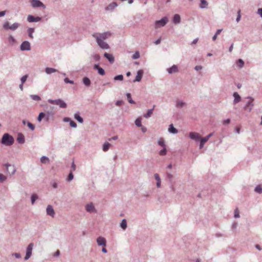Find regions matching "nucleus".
<instances>
[{
  "label": "nucleus",
  "mask_w": 262,
  "mask_h": 262,
  "mask_svg": "<svg viewBox=\"0 0 262 262\" xmlns=\"http://www.w3.org/2000/svg\"><path fill=\"white\" fill-rule=\"evenodd\" d=\"M112 34L109 32H104L103 33H94L93 36L96 39L97 42L100 48L102 49H107L109 48V46L107 43L103 41V40L108 38L111 36Z\"/></svg>",
  "instance_id": "f257e3e1"
},
{
  "label": "nucleus",
  "mask_w": 262,
  "mask_h": 262,
  "mask_svg": "<svg viewBox=\"0 0 262 262\" xmlns=\"http://www.w3.org/2000/svg\"><path fill=\"white\" fill-rule=\"evenodd\" d=\"M14 139L12 136L8 134H5L2 138V142L6 145H11L13 144Z\"/></svg>",
  "instance_id": "f03ea898"
},
{
  "label": "nucleus",
  "mask_w": 262,
  "mask_h": 262,
  "mask_svg": "<svg viewBox=\"0 0 262 262\" xmlns=\"http://www.w3.org/2000/svg\"><path fill=\"white\" fill-rule=\"evenodd\" d=\"M48 101L51 104L58 105L61 108L67 107V104L63 100L59 99L57 100L49 99Z\"/></svg>",
  "instance_id": "7ed1b4c3"
},
{
  "label": "nucleus",
  "mask_w": 262,
  "mask_h": 262,
  "mask_svg": "<svg viewBox=\"0 0 262 262\" xmlns=\"http://www.w3.org/2000/svg\"><path fill=\"white\" fill-rule=\"evenodd\" d=\"M168 21V19L167 17H163L161 20H157L155 21V28L158 29L162 27H164Z\"/></svg>",
  "instance_id": "20e7f679"
},
{
  "label": "nucleus",
  "mask_w": 262,
  "mask_h": 262,
  "mask_svg": "<svg viewBox=\"0 0 262 262\" xmlns=\"http://www.w3.org/2000/svg\"><path fill=\"white\" fill-rule=\"evenodd\" d=\"M33 246V243H31L28 245L27 249L26 255L25 257V259H28L31 256V254H32Z\"/></svg>",
  "instance_id": "39448f33"
},
{
  "label": "nucleus",
  "mask_w": 262,
  "mask_h": 262,
  "mask_svg": "<svg viewBox=\"0 0 262 262\" xmlns=\"http://www.w3.org/2000/svg\"><path fill=\"white\" fill-rule=\"evenodd\" d=\"M31 3L33 7H42L44 8H45V6L38 0H31Z\"/></svg>",
  "instance_id": "423d86ee"
},
{
  "label": "nucleus",
  "mask_w": 262,
  "mask_h": 262,
  "mask_svg": "<svg viewBox=\"0 0 262 262\" xmlns=\"http://www.w3.org/2000/svg\"><path fill=\"white\" fill-rule=\"evenodd\" d=\"M20 49L22 51L30 50V44L29 42L27 41H24L20 46Z\"/></svg>",
  "instance_id": "0eeeda50"
},
{
  "label": "nucleus",
  "mask_w": 262,
  "mask_h": 262,
  "mask_svg": "<svg viewBox=\"0 0 262 262\" xmlns=\"http://www.w3.org/2000/svg\"><path fill=\"white\" fill-rule=\"evenodd\" d=\"M5 166L6 167L7 172L10 174H13L15 173V169L14 166L7 164L5 165Z\"/></svg>",
  "instance_id": "6e6552de"
},
{
  "label": "nucleus",
  "mask_w": 262,
  "mask_h": 262,
  "mask_svg": "<svg viewBox=\"0 0 262 262\" xmlns=\"http://www.w3.org/2000/svg\"><path fill=\"white\" fill-rule=\"evenodd\" d=\"M189 137L191 139L199 140L201 139V136L198 133L190 132L189 134Z\"/></svg>",
  "instance_id": "1a4fd4ad"
},
{
  "label": "nucleus",
  "mask_w": 262,
  "mask_h": 262,
  "mask_svg": "<svg viewBox=\"0 0 262 262\" xmlns=\"http://www.w3.org/2000/svg\"><path fill=\"white\" fill-rule=\"evenodd\" d=\"M97 243L99 246H106V240L105 239L101 236H100L97 239Z\"/></svg>",
  "instance_id": "9d476101"
},
{
  "label": "nucleus",
  "mask_w": 262,
  "mask_h": 262,
  "mask_svg": "<svg viewBox=\"0 0 262 262\" xmlns=\"http://www.w3.org/2000/svg\"><path fill=\"white\" fill-rule=\"evenodd\" d=\"M143 75V71L142 70H140L137 72V75L135 79L134 80V82L138 81L139 82L141 81L142 77Z\"/></svg>",
  "instance_id": "9b49d317"
},
{
  "label": "nucleus",
  "mask_w": 262,
  "mask_h": 262,
  "mask_svg": "<svg viewBox=\"0 0 262 262\" xmlns=\"http://www.w3.org/2000/svg\"><path fill=\"white\" fill-rule=\"evenodd\" d=\"M27 19L28 21L30 23L35 21L36 22L39 21L41 19V18L39 17H35L32 15H29L28 16Z\"/></svg>",
  "instance_id": "f8f14e48"
},
{
  "label": "nucleus",
  "mask_w": 262,
  "mask_h": 262,
  "mask_svg": "<svg viewBox=\"0 0 262 262\" xmlns=\"http://www.w3.org/2000/svg\"><path fill=\"white\" fill-rule=\"evenodd\" d=\"M248 99H249V101L247 102L246 106H245V108H248L249 107V111H251V110H252V107L253 106V99L251 97H249L247 98Z\"/></svg>",
  "instance_id": "ddd939ff"
},
{
  "label": "nucleus",
  "mask_w": 262,
  "mask_h": 262,
  "mask_svg": "<svg viewBox=\"0 0 262 262\" xmlns=\"http://www.w3.org/2000/svg\"><path fill=\"white\" fill-rule=\"evenodd\" d=\"M47 214L51 216L52 217L54 216L55 214L54 210L51 205L48 206L47 208Z\"/></svg>",
  "instance_id": "4468645a"
},
{
  "label": "nucleus",
  "mask_w": 262,
  "mask_h": 262,
  "mask_svg": "<svg viewBox=\"0 0 262 262\" xmlns=\"http://www.w3.org/2000/svg\"><path fill=\"white\" fill-rule=\"evenodd\" d=\"M167 71L169 74L175 73L178 72V69L177 66L173 65L171 68L167 69Z\"/></svg>",
  "instance_id": "2eb2a0df"
},
{
  "label": "nucleus",
  "mask_w": 262,
  "mask_h": 262,
  "mask_svg": "<svg viewBox=\"0 0 262 262\" xmlns=\"http://www.w3.org/2000/svg\"><path fill=\"white\" fill-rule=\"evenodd\" d=\"M86 210L88 212H91L95 211V208L92 203L88 204L86 206Z\"/></svg>",
  "instance_id": "dca6fc26"
},
{
  "label": "nucleus",
  "mask_w": 262,
  "mask_h": 262,
  "mask_svg": "<svg viewBox=\"0 0 262 262\" xmlns=\"http://www.w3.org/2000/svg\"><path fill=\"white\" fill-rule=\"evenodd\" d=\"M17 140L19 143L23 144L25 142L24 136L20 133L18 135Z\"/></svg>",
  "instance_id": "f3484780"
},
{
  "label": "nucleus",
  "mask_w": 262,
  "mask_h": 262,
  "mask_svg": "<svg viewBox=\"0 0 262 262\" xmlns=\"http://www.w3.org/2000/svg\"><path fill=\"white\" fill-rule=\"evenodd\" d=\"M233 96L234 97V102L235 103L239 102L241 101V98L240 96L238 94V93L237 92H234V93Z\"/></svg>",
  "instance_id": "a211bd4d"
},
{
  "label": "nucleus",
  "mask_w": 262,
  "mask_h": 262,
  "mask_svg": "<svg viewBox=\"0 0 262 262\" xmlns=\"http://www.w3.org/2000/svg\"><path fill=\"white\" fill-rule=\"evenodd\" d=\"M104 55L110 61V62L113 63L114 62V58L112 55L105 53Z\"/></svg>",
  "instance_id": "6ab92c4d"
},
{
  "label": "nucleus",
  "mask_w": 262,
  "mask_h": 262,
  "mask_svg": "<svg viewBox=\"0 0 262 262\" xmlns=\"http://www.w3.org/2000/svg\"><path fill=\"white\" fill-rule=\"evenodd\" d=\"M155 107V105H154L153 108L152 109L148 110L147 113L144 115V117L146 118L150 117L151 115L152 114Z\"/></svg>",
  "instance_id": "aec40b11"
},
{
  "label": "nucleus",
  "mask_w": 262,
  "mask_h": 262,
  "mask_svg": "<svg viewBox=\"0 0 262 262\" xmlns=\"http://www.w3.org/2000/svg\"><path fill=\"white\" fill-rule=\"evenodd\" d=\"M117 6V4L116 3L113 2L111 4H110L106 8V10H112L114 9L115 7Z\"/></svg>",
  "instance_id": "412c9836"
},
{
  "label": "nucleus",
  "mask_w": 262,
  "mask_h": 262,
  "mask_svg": "<svg viewBox=\"0 0 262 262\" xmlns=\"http://www.w3.org/2000/svg\"><path fill=\"white\" fill-rule=\"evenodd\" d=\"M181 18L179 14H175L173 18V21L174 24H179L180 22Z\"/></svg>",
  "instance_id": "4be33fe9"
},
{
  "label": "nucleus",
  "mask_w": 262,
  "mask_h": 262,
  "mask_svg": "<svg viewBox=\"0 0 262 262\" xmlns=\"http://www.w3.org/2000/svg\"><path fill=\"white\" fill-rule=\"evenodd\" d=\"M20 26V24L17 23H15L13 24L12 25H10L9 27V29L12 31L15 30L16 29H17Z\"/></svg>",
  "instance_id": "5701e85b"
},
{
  "label": "nucleus",
  "mask_w": 262,
  "mask_h": 262,
  "mask_svg": "<svg viewBox=\"0 0 262 262\" xmlns=\"http://www.w3.org/2000/svg\"><path fill=\"white\" fill-rule=\"evenodd\" d=\"M83 84L86 86H89L91 84V80L90 79L86 77H85L83 78Z\"/></svg>",
  "instance_id": "b1692460"
},
{
  "label": "nucleus",
  "mask_w": 262,
  "mask_h": 262,
  "mask_svg": "<svg viewBox=\"0 0 262 262\" xmlns=\"http://www.w3.org/2000/svg\"><path fill=\"white\" fill-rule=\"evenodd\" d=\"M168 131L172 134H177L178 133V130L173 127L172 124L169 125Z\"/></svg>",
  "instance_id": "393cba45"
},
{
  "label": "nucleus",
  "mask_w": 262,
  "mask_h": 262,
  "mask_svg": "<svg viewBox=\"0 0 262 262\" xmlns=\"http://www.w3.org/2000/svg\"><path fill=\"white\" fill-rule=\"evenodd\" d=\"M208 6V3L205 0H201V3L200 5V7L201 8H207Z\"/></svg>",
  "instance_id": "a878e982"
},
{
  "label": "nucleus",
  "mask_w": 262,
  "mask_h": 262,
  "mask_svg": "<svg viewBox=\"0 0 262 262\" xmlns=\"http://www.w3.org/2000/svg\"><path fill=\"white\" fill-rule=\"evenodd\" d=\"M45 71L47 74H50L57 72V70L54 68H46Z\"/></svg>",
  "instance_id": "bb28decb"
},
{
  "label": "nucleus",
  "mask_w": 262,
  "mask_h": 262,
  "mask_svg": "<svg viewBox=\"0 0 262 262\" xmlns=\"http://www.w3.org/2000/svg\"><path fill=\"white\" fill-rule=\"evenodd\" d=\"M110 146H111V144H110L108 142L104 143L103 145V150L104 151H107Z\"/></svg>",
  "instance_id": "cd10ccee"
},
{
  "label": "nucleus",
  "mask_w": 262,
  "mask_h": 262,
  "mask_svg": "<svg viewBox=\"0 0 262 262\" xmlns=\"http://www.w3.org/2000/svg\"><path fill=\"white\" fill-rule=\"evenodd\" d=\"M236 64H237V66L239 68H242L243 67L244 65V61L241 59H239L238 60V61H237L236 62Z\"/></svg>",
  "instance_id": "c85d7f7f"
},
{
  "label": "nucleus",
  "mask_w": 262,
  "mask_h": 262,
  "mask_svg": "<svg viewBox=\"0 0 262 262\" xmlns=\"http://www.w3.org/2000/svg\"><path fill=\"white\" fill-rule=\"evenodd\" d=\"M74 118L80 123H82L83 121V119L79 116L78 114H75L74 115Z\"/></svg>",
  "instance_id": "c756f323"
},
{
  "label": "nucleus",
  "mask_w": 262,
  "mask_h": 262,
  "mask_svg": "<svg viewBox=\"0 0 262 262\" xmlns=\"http://www.w3.org/2000/svg\"><path fill=\"white\" fill-rule=\"evenodd\" d=\"M45 114L44 113H40L39 114V116L37 118V120L39 121V122H40L42 119L45 117Z\"/></svg>",
  "instance_id": "7c9ffc66"
},
{
  "label": "nucleus",
  "mask_w": 262,
  "mask_h": 262,
  "mask_svg": "<svg viewBox=\"0 0 262 262\" xmlns=\"http://www.w3.org/2000/svg\"><path fill=\"white\" fill-rule=\"evenodd\" d=\"M40 161L42 163H46L49 162V159L46 157H42L40 159Z\"/></svg>",
  "instance_id": "2f4dec72"
},
{
  "label": "nucleus",
  "mask_w": 262,
  "mask_h": 262,
  "mask_svg": "<svg viewBox=\"0 0 262 262\" xmlns=\"http://www.w3.org/2000/svg\"><path fill=\"white\" fill-rule=\"evenodd\" d=\"M135 124L138 127H141L142 126L141 118H138L136 120Z\"/></svg>",
  "instance_id": "473e14b6"
},
{
  "label": "nucleus",
  "mask_w": 262,
  "mask_h": 262,
  "mask_svg": "<svg viewBox=\"0 0 262 262\" xmlns=\"http://www.w3.org/2000/svg\"><path fill=\"white\" fill-rule=\"evenodd\" d=\"M31 98L35 101H39L41 100L40 97L39 96L36 95H31Z\"/></svg>",
  "instance_id": "72a5a7b5"
},
{
  "label": "nucleus",
  "mask_w": 262,
  "mask_h": 262,
  "mask_svg": "<svg viewBox=\"0 0 262 262\" xmlns=\"http://www.w3.org/2000/svg\"><path fill=\"white\" fill-rule=\"evenodd\" d=\"M8 42L11 45H13L14 43L15 42V39L13 37H12V36H10L9 37H8Z\"/></svg>",
  "instance_id": "f704fd0d"
},
{
  "label": "nucleus",
  "mask_w": 262,
  "mask_h": 262,
  "mask_svg": "<svg viewBox=\"0 0 262 262\" xmlns=\"http://www.w3.org/2000/svg\"><path fill=\"white\" fill-rule=\"evenodd\" d=\"M158 144L162 147H165V142L163 138H160L158 141Z\"/></svg>",
  "instance_id": "c9c22d12"
},
{
  "label": "nucleus",
  "mask_w": 262,
  "mask_h": 262,
  "mask_svg": "<svg viewBox=\"0 0 262 262\" xmlns=\"http://www.w3.org/2000/svg\"><path fill=\"white\" fill-rule=\"evenodd\" d=\"M167 153V149L166 148V147H163V149L161 150L159 152V154L161 156H164Z\"/></svg>",
  "instance_id": "e433bc0d"
},
{
  "label": "nucleus",
  "mask_w": 262,
  "mask_h": 262,
  "mask_svg": "<svg viewBox=\"0 0 262 262\" xmlns=\"http://www.w3.org/2000/svg\"><path fill=\"white\" fill-rule=\"evenodd\" d=\"M126 226H127L126 221L125 219H124L122 221V222L121 223V227L123 229H125L126 228Z\"/></svg>",
  "instance_id": "4c0bfd02"
},
{
  "label": "nucleus",
  "mask_w": 262,
  "mask_h": 262,
  "mask_svg": "<svg viewBox=\"0 0 262 262\" xmlns=\"http://www.w3.org/2000/svg\"><path fill=\"white\" fill-rule=\"evenodd\" d=\"M255 191L259 193L262 192V188L260 185L257 186L255 188Z\"/></svg>",
  "instance_id": "58836bf2"
},
{
  "label": "nucleus",
  "mask_w": 262,
  "mask_h": 262,
  "mask_svg": "<svg viewBox=\"0 0 262 262\" xmlns=\"http://www.w3.org/2000/svg\"><path fill=\"white\" fill-rule=\"evenodd\" d=\"M126 96H127V99H128V102L130 103H134V101L132 99V98H131V95L130 93H127L126 94Z\"/></svg>",
  "instance_id": "ea45409f"
},
{
  "label": "nucleus",
  "mask_w": 262,
  "mask_h": 262,
  "mask_svg": "<svg viewBox=\"0 0 262 262\" xmlns=\"http://www.w3.org/2000/svg\"><path fill=\"white\" fill-rule=\"evenodd\" d=\"M38 198V196L36 194H34L32 195V197H31V202H32V204H33L35 201V200L36 199H37Z\"/></svg>",
  "instance_id": "a19ab883"
},
{
  "label": "nucleus",
  "mask_w": 262,
  "mask_h": 262,
  "mask_svg": "<svg viewBox=\"0 0 262 262\" xmlns=\"http://www.w3.org/2000/svg\"><path fill=\"white\" fill-rule=\"evenodd\" d=\"M34 32V29L33 28H30L28 29V33H29V36L30 38H33V33Z\"/></svg>",
  "instance_id": "79ce46f5"
},
{
  "label": "nucleus",
  "mask_w": 262,
  "mask_h": 262,
  "mask_svg": "<svg viewBox=\"0 0 262 262\" xmlns=\"http://www.w3.org/2000/svg\"><path fill=\"white\" fill-rule=\"evenodd\" d=\"M10 26L9 22L8 21H6L5 22L4 25H3V28H4V29L5 30H8L9 29V27Z\"/></svg>",
  "instance_id": "37998d69"
},
{
  "label": "nucleus",
  "mask_w": 262,
  "mask_h": 262,
  "mask_svg": "<svg viewBox=\"0 0 262 262\" xmlns=\"http://www.w3.org/2000/svg\"><path fill=\"white\" fill-rule=\"evenodd\" d=\"M140 57V54L139 52L137 51L135 53V54L133 55L132 58L133 59H138Z\"/></svg>",
  "instance_id": "c03bdc74"
},
{
  "label": "nucleus",
  "mask_w": 262,
  "mask_h": 262,
  "mask_svg": "<svg viewBox=\"0 0 262 262\" xmlns=\"http://www.w3.org/2000/svg\"><path fill=\"white\" fill-rule=\"evenodd\" d=\"M123 79V76L122 75H119L118 76H116L114 77L115 80H122Z\"/></svg>",
  "instance_id": "a18cd8bd"
},
{
  "label": "nucleus",
  "mask_w": 262,
  "mask_h": 262,
  "mask_svg": "<svg viewBox=\"0 0 262 262\" xmlns=\"http://www.w3.org/2000/svg\"><path fill=\"white\" fill-rule=\"evenodd\" d=\"M98 73L101 75H104L105 74L104 70L100 67L98 70Z\"/></svg>",
  "instance_id": "49530a36"
},
{
  "label": "nucleus",
  "mask_w": 262,
  "mask_h": 262,
  "mask_svg": "<svg viewBox=\"0 0 262 262\" xmlns=\"http://www.w3.org/2000/svg\"><path fill=\"white\" fill-rule=\"evenodd\" d=\"M27 125L32 130H33L35 128L34 125L29 122L27 123Z\"/></svg>",
  "instance_id": "de8ad7c7"
},
{
  "label": "nucleus",
  "mask_w": 262,
  "mask_h": 262,
  "mask_svg": "<svg viewBox=\"0 0 262 262\" xmlns=\"http://www.w3.org/2000/svg\"><path fill=\"white\" fill-rule=\"evenodd\" d=\"M7 178L3 174H0V182H3L6 180Z\"/></svg>",
  "instance_id": "09e8293b"
},
{
  "label": "nucleus",
  "mask_w": 262,
  "mask_h": 262,
  "mask_svg": "<svg viewBox=\"0 0 262 262\" xmlns=\"http://www.w3.org/2000/svg\"><path fill=\"white\" fill-rule=\"evenodd\" d=\"M64 81L67 83H71V84L74 83V81L72 80H70L68 78H66L64 79Z\"/></svg>",
  "instance_id": "8fccbe9b"
},
{
  "label": "nucleus",
  "mask_w": 262,
  "mask_h": 262,
  "mask_svg": "<svg viewBox=\"0 0 262 262\" xmlns=\"http://www.w3.org/2000/svg\"><path fill=\"white\" fill-rule=\"evenodd\" d=\"M27 77H28L27 75H25L21 77V81L22 84H23L25 82V81H26V80L27 79Z\"/></svg>",
  "instance_id": "3c124183"
},
{
  "label": "nucleus",
  "mask_w": 262,
  "mask_h": 262,
  "mask_svg": "<svg viewBox=\"0 0 262 262\" xmlns=\"http://www.w3.org/2000/svg\"><path fill=\"white\" fill-rule=\"evenodd\" d=\"M241 17V10H239L238 11V12H237V18H236V21L237 22H238L240 20Z\"/></svg>",
  "instance_id": "603ef678"
},
{
  "label": "nucleus",
  "mask_w": 262,
  "mask_h": 262,
  "mask_svg": "<svg viewBox=\"0 0 262 262\" xmlns=\"http://www.w3.org/2000/svg\"><path fill=\"white\" fill-rule=\"evenodd\" d=\"M234 217L236 218L239 217V212L237 209L234 210Z\"/></svg>",
  "instance_id": "864d4df0"
},
{
  "label": "nucleus",
  "mask_w": 262,
  "mask_h": 262,
  "mask_svg": "<svg viewBox=\"0 0 262 262\" xmlns=\"http://www.w3.org/2000/svg\"><path fill=\"white\" fill-rule=\"evenodd\" d=\"M208 138H207L206 137H204V138H203L201 139V141L203 143H205L207 141H208Z\"/></svg>",
  "instance_id": "5fc2aeb1"
},
{
  "label": "nucleus",
  "mask_w": 262,
  "mask_h": 262,
  "mask_svg": "<svg viewBox=\"0 0 262 262\" xmlns=\"http://www.w3.org/2000/svg\"><path fill=\"white\" fill-rule=\"evenodd\" d=\"M154 176L155 179L157 180V182L161 181L160 178L158 173L155 174Z\"/></svg>",
  "instance_id": "6e6d98bb"
},
{
  "label": "nucleus",
  "mask_w": 262,
  "mask_h": 262,
  "mask_svg": "<svg viewBox=\"0 0 262 262\" xmlns=\"http://www.w3.org/2000/svg\"><path fill=\"white\" fill-rule=\"evenodd\" d=\"M70 125L73 127H76L77 126L76 123L73 121H70Z\"/></svg>",
  "instance_id": "4d7b16f0"
},
{
  "label": "nucleus",
  "mask_w": 262,
  "mask_h": 262,
  "mask_svg": "<svg viewBox=\"0 0 262 262\" xmlns=\"http://www.w3.org/2000/svg\"><path fill=\"white\" fill-rule=\"evenodd\" d=\"M73 179V174H72V172H70V173L69 174L68 178V181H70L72 180Z\"/></svg>",
  "instance_id": "13d9d810"
},
{
  "label": "nucleus",
  "mask_w": 262,
  "mask_h": 262,
  "mask_svg": "<svg viewBox=\"0 0 262 262\" xmlns=\"http://www.w3.org/2000/svg\"><path fill=\"white\" fill-rule=\"evenodd\" d=\"M230 122V120L229 119H227L226 120H225L223 121V123L224 124H229Z\"/></svg>",
  "instance_id": "bf43d9fd"
},
{
  "label": "nucleus",
  "mask_w": 262,
  "mask_h": 262,
  "mask_svg": "<svg viewBox=\"0 0 262 262\" xmlns=\"http://www.w3.org/2000/svg\"><path fill=\"white\" fill-rule=\"evenodd\" d=\"M184 104L185 103L183 102H178L177 103V105L180 107H182Z\"/></svg>",
  "instance_id": "052dcab7"
},
{
  "label": "nucleus",
  "mask_w": 262,
  "mask_h": 262,
  "mask_svg": "<svg viewBox=\"0 0 262 262\" xmlns=\"http://www.w3.org/2000/svg\"><path fill=\"white\" fill-rule=\"evenodd\" d=\"M202 67L201 66H197L195 67V70L196 71H199L202 69Z\"/></svg>",
  "instance_id": "680f3d73"
},
{
  "label": "nucleus",
  "mask_w": 262,
  "mask_h": 262,
  "mask_svg": "<svg viewBox=\"0 0 262 262\" xmlns=\"http://www.w3.org/2000/svg\"><path fill=\"white\" fill-rule=\"evenodd\" d=\"M258 13L262 17V8H260L258 9Z\"/></svg>",
  "instance_id": "e2e57ef3"
},
{
  "label": "nucleus",
  "mask_w": 262,
  "mask_h": 262,
  "mask_svg": "<svg viewBox=\"0 0 262 262\" xmlns=\"http://www.w3.org/2000/svg\"><path fill=\"white\" fill-rule=\"evenodd\" d=\"M118 139V136H114L112 138H110L108 139L109 141H111V140H117Z\"/></svg>",
  "instance_id": "0e129e2a"
},
{
  "label": "nucleus",
  "mask_w": 262,
  "mask_h": 262,
  "mask_svg": "<svg viewBox=\"0 0 262 262\" xmlns=\"http://www.w3.org/2000/svg\"><path fill=\"white\" fill-rule=\"evenodd\" d=\"M161 42V38H159L158 39H157L155 42V44L156 45H158Z\"/></svg>",
  "instance_id": "69168bd1"
},
{
  "label": "nucleus",
  "mask_w": 262,
  "mask_h": 262,
  "mask_svg": "<svg viewBox=\"0 0 262 262\" xmlns=\"http://www.w3.org/2000/svg\"><path fill=\"white\" fill-rule=\"evenodd\" d=\"M5 13H6L5 11L0 12V17L5 15Z\"/></svg>",
  "instance_id": "338daca9"
},
{
  "label": "nucleus",
  "mask_w": 262,
  "mask_h": 262,
  "mask_svg": "<svg viewBox=\"0 0 262 262\" xmlns=\"http://www.w3.org/2000/svg\"><path fill=\"white\" fill-rule=\"evenodd\" d=\"M233 44H232L231 45V46L230 47L229 49V51L230 52H232V50H233Z\"/></svg>",
  "instance_id": "774afa93"
}]
</instances>
